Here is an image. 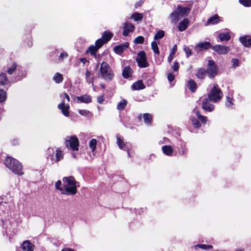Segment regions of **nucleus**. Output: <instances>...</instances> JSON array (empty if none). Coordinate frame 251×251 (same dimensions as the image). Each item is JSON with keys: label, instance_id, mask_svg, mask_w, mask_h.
Wrapping results in <instances>:
<instances>
[{"label": "nucleus", "instance_id": "c85d7f7f", "mask_svg": "<svg viewBox=\"0 0 251 251\" xmlns=\"http://www.w3.org/2000/svg\"><path fill=\"white\" fill-rule=\"evenodd\" d=\"M178 151V153L180 154L183 155L185 154L187 152V148L186 147L185 143L181 142L180 144L177 147Z\"/></svg>", "mask_w": 251, "mask_h": 251}, {"label": "nucleus", "instance_id": "a18cd8bd", "mask_svg": "<svg viewBox=\"0 0 251 251\" xmlns=\"http://www.w3.org/2000/svg\"><path fill=\"white\" fill-rule=\"evenodd\" d=\"M239 2L245 7H251V0H239Z\"/></svg>", "mask_w": 251, "mask_h": 251}, {"label": "nucleus", "instance_id": "dca6fc26", "mask_svg": "<svg viewBox=\"0 0 251 251\" xmlns=\"http://www.w3.org/2000/svg\"><path fill=\"white\" fill-rule=\"evenodd\" d=\"M134 25L130 23H125L123 24V33L124 36H127L130 32L133 31Z\"/></svg>", "mask_w": 251, "mask_h": 251}, {"label": "nucleus", "instance_id": "4d7b16f0", "mask_svg": "<svg viewBox=\"0 0 251 251\" xmlns=\"http://www.w3.org/2000/svg\"><path fill=\"white\" fill-rule=\"evenodd\" d=\"M68 57V54L67 53L65 52H62L60 54L59 56V59L60 60H63L64 58H67Z\"/></svg>", "mask_w": 251, "mask_h": 251}, {"label": "nucleus", "instance_id": "473e14b6", "mask_svg": "<svg viewBox=\"0 0 251 251\" xmlns=\"http://www.w3.org/2000/svg\"><path fill=\"white\" fill-rule=\"evenodd\" d=\"M53 80L56 83H60L63 80V75L59 73H56L53 76Z\"/></svg>", "mask_w": 251, "mask_h": 251}, {"label": "nucleus", "instance_id": "412c9836", "mask_svg": "<svg viewBox=\"0 0 251 251\" xmlns=\"http://www.w3.org/2000/svg\"><path fill=\"white\" fill-rule=\"evenodd\" d=\"M179 13V15L181 17H184L187 15L190 12V8L188 7H183L180 6H178L176 9Z\"/></svg>", "mask_w": 251, "mask_h": 251}, {"label": "nucleus", "instance_id": "2eb2a0df", "mask_svg": "<svg viewBox=\"0 0 251 251\" xmlns=\"http://www.w3.org/2000/svg\"><path fill=\"white\" fill-rule=\"evenodd\" d=\"M210 100L208 98H205L202 101V108L203 110L208 111L211 112L214 109V105L211 103Z\"/></svg>", "mask_w": 251, "mask_h": 251}, {"label": "nucleus", "instance_id": "393cba45", "mask_svg": "<svg viewBox=\"0 0 251 251\" xmlns=\"http://www.w3.org/2000/svg\"><path fill=\"white\" fill-rule=\"evenodd\" d=\"M172 23H176L181 17L176 10L173 12L170 15Z\"/></svg>", "mask_w": 251, "mask_h": 251}, {"label": "nucleus", "instance_id": "f8f14e48", "mask_svg": "<svg viewBox=\"0 0 251 251\" xmlns=\"http://www.w3.org/2000/svg\"><path fill=\"white\" fill-rule=\"evenodd\" d=\"M117 144H118V146L120 149L126 151L127 152L128 155L130 156L129 150L130 149V146L129 144L127 143H125L123 139H122L119 136H117Z\"/></svg>", "mask_w": 251, "mask_h": 251}, {"label": "nucleus", "instance_id": "20e7f679", "mask_svg": "<svg viewBox=\"0 0 251 251\" xmlns=\"http://www.w3.org/2000/svg\"><path fill=\"white\" fill-rule=\"evenodd\" d=\"M223 93L217 84H214L208 95V99L215 103L219 102L223 97Z\"/></svg>", "mask_w": 251, "mask_h": 251}, {"label": "nucleus", "instance_id": "c756f323", "mask_svg": "<svg viewBox=\"0 0 251 251\" xmlns=\"http://www.w3.org/2000/svg\"><path fill=\"white\" fill-rule=\"evenodd\" d=\"M63 156L64 154L63 153V151L61 150L60 148H57L56 150L55 162H58L59 161L63 159Z\"/></svg>", "mask_w": 251, "mask_h": 251}, {"label": "nucleus", "instance_id": "5fc2aeb1", "mask_svg": "<svg viewBox=\"0 0 251 251\" xmlns=\"http://www.w3.org/2000/svg\"><path fill=\"white\" fill-rule=\"evenodd\" d=\"M172 68L174 71H177L179 69L178 63L177 62H175L172 66Z\"/></svg>", "mask_w": 251, "mask_h": 251}, {"label": "nucleus", "instance_id": "3c124183", "mask_svg": "<svg viewBox=\"0 0 251 251\" xmlns=\"http://www.w3.org/2000/svg\"><path fill=\"white\" fill-rule=\"evenodd\" d=\"M183 50L186 54V57H188L192 55V51L189 47L185 46Z\"/></svg>", "mask_w": 251, "mask_h": 251}, {"label": "nucleus", "instance_id": "e2e57ef3", "mask_svg": "<svg viewBox=\"0 0 251 251\" xmlns=\"http://www.w3.org/2000/svg\"><path fill=\"white\" fill-rule=\"evenodd\" d=\"M177 50V46L176 45H175L173 48V49H172V54H175V53L176 52V51Z\"/></svg>", "mask_w": 251, "mask_h": 251}, {"label": "nucleus", "instance_id": "ddd939ff", "mask_svg": "<svg viewBox=\"0 0 251 251\" xmlns=\"http://www.w3.org/2000/svg\"><path fill=\"white\" fill-rule=\"evenodd\" d=\"M222 21V18L219 17L217 14H215L214 16L210 17L205 23V26L210 25H214L218 24Z\"/></svg>", "mask_w": 251, "mask_h": 251}, {"label": "nucleus", "instance_id": "603ef678", "mask_svg": "<svg viewBox=\"0 0 251 251\" xmlns=\"http://www.w3.org/2000/svg\"><path fill=\"white\" fill-rule=\"evenodd\" d=\"M79 113L84 116H88L90 114V112L87 110L80 109L78 110Z\"/></svg>", "mask_w": 251, "mask_h": 251}, {"label": "nucleus", "instance_id": "69168bd1", "mask_svg": "<svg viewBox=\"0 0 251 251\" xmlns=\"http://www.w3.org/2000/svg\"><path fill=\"white\" fill-rule=\"evenodd\" d=\"M61 251H75V250L73 249L65 248L62 249Z\"/></svg>", "mask_w": 251, "mask_h": 251}, {"label": "nucleus", "instance_id": "b1692460", "mask_svg": "<svg viewBox=\"0 0 251 251\" xmlns=\"http://www.w3.org/2000/svg\"><path fill=\"white\" fill-rule=\"evenodd\" d=\"M145 86L142 81L139 80L134 83L131 86V88L134 90H138L143 89Z\"/></svg>", "mask_w": 251, "mask_h": 251}, {"label": "nucleus", "instance_id": "4c0bfd02", "mask_svg": "<svg viewBox=\"0 0 251 251\" xmlns=\"http://www.w3.org/2000/svg\"><path fill=\"white\" fill-rule=\"evenodd\" d=\"M113 34L107 31H105L103 32L102 35V38L104 40L105 42H107L109 41L111 38L112 37Z\"/></svg>", "mask_w": 251, "mask_h": 251}, {"label": "nucleus", "instance_id": "c9c22d12", "mask_svg": "<svg viewBox=\"0 0 251 251\" xmlns=\"http://www.w3.org/2000/svg\"><path fill=\"white\" fill-rule=\"evenodd\" d=\"M197 248H199L200 249H202L204 250H208L213 248V246L210 245H205V244H198L195 246L194 248L195 250H197Z\"/></svg>", "mask_w": 251, "mask_h": 251}, {"label": "nucleus", "instance_id": "7c9ffc66", "mask_svg": "<svg viewBox=\"0 0 251 251\" xmlns=\"http://www.w3.org/2000/svg\"><path fill=\"white\" fill-rule=\"evenodd\" d=\"M127 101L126 100L123 99L120 101L117 106V108L119 111L123 110L126 106Z\"/></svg>", "mask_w": 251, "mask_h": 251}, {"label": "nucleus", "instance_id": "052dcab7", "mask_svg": "<svg viewBox=\"0 0 251 251\" xmlns=\"http://www.w3.org/2000/svg\"><path fill=\"white\" fill-rule=\"evenodd\" d=\"M87 82H88L89 84H92L93 85V78H86Z\"/></svg>", "mask_w": 251, "mask_h": 251}, {"label": "nucleus", "instance_id": "2f4dec72", "mask_svg": "<svg viewBox=\"0 0 251 251\" xmlns=\"http://www.w3.org/2000/svg\"><path fill=\"white\" fill-rule=\"evenodd\" d=\"M188 87L192 92H194L197 89V85L193 80L190 79L188 82Z\"/></svg>", "mask_w": 251, "mask_h": 251}, {"label": "nucleus", "instance_id": "bb28decb", "mask_svg": "<svg viewBox=\"0 0 251 251\" xmlns=\"http://www.w3.org/2000/svg\"><path fill=\"white\" fill-rule=\"evenodd\" d=\"M163 152L168 156L172 155L173 152V148L171 146L165 145L162 147Z\"/></svg>", "mask_w": 251, "mask_h": 251}, {"label": "nucleus", "instance_id": "58836bf2", "mask_svg": "<svg viewBox=\"0 0 251 251\" xmlns=\"http://www.w3.org/2000/svg\"><path fill=\"white\" fill-rule=\"evenodd\" d=\"M97 144V141L95 139H93L89 142V146L93 152L95 151L96 150Z\"/></svg>", "mask_w": 251, "mask_h": 251}, {"label": "nucleus", "instance_id": "49530a36", "mask_svg": "<svg viewBox=\"0 0 251 251\" xmlns=\"http://www.w3.org/2000/svg\"><path fill=\"white\" fill-rule=\"evenodd\" d=\"M6 99V93L2 89H0V103L4 101Z\"/></svg>", "mask_w": 251, "mask_h": 251}, {"label": "nucleus", "instance_id": "338daca9", "mask_svg": "<svg viewBox=\"0 0 251 251\" xmlns=\"http://www.w3.org/2000/svg\"><path fill=\"white\" fill-rule=\"evenodd\" d=\"M80 61L83 63V64H85L86 62H88L87 60L85 58H81L80 59Z\"/></svg>", "mask_w": 251, "mask_h": 251}, {"label": "nucleus", "instance_id": "6ab92c4d", "mask_svg": "<svg viewBox=\"0 0 251 251\" xmlns=\"http://www.w3.org/2000/svg\"><path fill=\"white\" fill-rule=\"evenodd\" d=\"M242 44L246 47L251 46V37L249 36L241 37L239 39Z\"/></svg>", "mask_w": 251, "mask_h": 251}, {"label": "nucleus", "instance_id": "423d86ee", "mask_svg": "<svg viewBox=\"0 0 251 251\" xmlns=\"http://www.w3.org/2000/svg\"><path fill=\"white\" fill-rule=\"evenodd\" d=\"M209 78L214 77L218 74V68L213 60H209L206 70Z\"/></svg>", "mask_w": 251, "mask_h": 251}, {"label": "nucleus", "instance_id": "7ed1b4c3", "mask_svg": "<svg viewBox=\"0 0 251 251\" xmlns=\"http://www.w3.org/2000/svg\"><path fill=\"white\" fill-rule=\"evenodd\" d=\"M100 77L106 81L111 80L114 76V74L110 66L105 61L100 64Z\"/></svg>", "mask_w": 251, "mask_h": 251}, {"label": "nucleus", "instance_id": "1a4fd4ad", "mask_svg": "<svg viewBox=\"0 0 251 251\" xmlns=\"http://www.w3.org/2000/svg\"><path fill=\"white\" fill-rule=\"evenodd\" d=\"M211 49L220 55L226 54L229 50V48L227 46L221 45L212 46Z\"/></svg>", "mask_w": 251, "mask_h": 251}, {"label": "nucleus", "instance_id": "f3484780", "mask_svg": "<svg viewBox=\"0 0 251 251\" xmlns=\"http://www.w3.org/2000/svg\"><path fill=\"white\" fill-rule=\"evenodd\" d=\"M21 247L24 251H33L34 248V245L29 240L24 241Z\"/></svg>", "mask_w": 251, "mask_h": 251}, {"label": "nucleus", "instance_id": "aec40b11", "mask_svg": "<svg viewBox=\"0 0 251 251\" xmlns=\"http://www.w3.org/2000/svg\"><path fill=\"white\" fill-rule=\"evenodd\" d=\"M76 99L79 102L85 103H89L92 101L91 97L90 95L87 94L77 97Z\"/></svg>", "mask_w": 251, "mask_h": 251}, {"label": "nucleus", "instance_id": "680f3d73", "mask_svg": "<svg viewBox=\"0 0 251 251\" xmlns=\"http://www.w3.org/2000/svg\"><path fill=\"white\" fill-rule=\"evenodd\" d=\"M91 75V72L87 70L85 72V78H89L90 77V76Z\"/></svg>", "mask_w": 251, "mask_h": 251}, {"label": "nucleus", "instance_id": "bf43d9fd", "mask_svg": "<svg viewBox=\"0 0 251 251\" xmlns=\"http://www.w3.org/2000/svg\"><path fill=\"white\" fill-rule=\"evenodd\" d=\"M104 96L103 95H101V96H100L99 97H98L97 98V101L98 103L101 104L103 102V101H104Z\"/></svg>", "mask_w": 251, "mask_h": 251}, {"label": "nucleus", "instance_id": "de8ad7c7", "mask_svg": "<svg viewBox=\"0 0 251 251\" xmlns=\"http://www.w3.org/2000/svg\"><path fill=\"white\" fill-rule=\"evenodd\" d=\"M99 49L96 46H91L88 49V51L90 52V54L92 55H96V52Z\"/></svg>", "mask_w": 251, "mask_h": 251}, {"label": "nucleus", "instance_id": "0e129e2a", "mask_svg": "<svg viewBox=\"0 0 251 251\" xmlns=\"http://www.w3.org/2000/svg\"><path fill=\"white\" fill-rule=\"evenodd\" d=\"M173 58V54L171 53L168 57V60L169 62H171Z\"/></svg>", "mask_w": 251, "mask_h": 251}, {"label": "nucleus", "instance_id": "a19ab883", "mask_svg": "<svg viewBox=\"0 0 251 251\" xmlns=\"http://www.w3.org/2000/svg\"><path fill=\"white\" fill-rule=\"evenodd\" d=\"M62 185V182L61 180H58L55 184V187L56 189L59 190L62 194L64 195V186L61 187Z\"/></svg>", "mask_w": 251, "mask_h": 251}, {"label": "nucleus", "instance_id": "864d4df0", "mask_svg": "<svg viewBox=\"0 0 251 251\" xmlns=\"http://www.w3.org/2000/svg\"><path fill=\"white\" fill-rule=\"evenodd\" d=\"M231 62L232 63L233 67L234 68L239 65V61L237 59H236V58L232 59Z\"/></svg>", "mask_w": 251, "mask_h": 251}, {"label": "nucleus", "instance_id": "13d9d810", "mask_svg": "<svg viewBox=\"0 0 251 251\" xmlns=\"http://www.w3.org/2000/svg\"><path fill=\"white\" fill-rule=\"evenodd\" d=\"M167 78L170 82H172L175 78V75L172 73H169L168 75Z\"/></svg>", "mask_w": 251, "mask_h": 251}, {"label": "nucleus", "instance_id": "6e6552de", "mask_svg": "<svg viewBox=\"0 0 251 251\" xmlns=\"http://www.w3.org/2000/svg\"><path fill=\"white\" fill-rule=\"evenodd\" d=\"M66 145L73 151H77L78 149L79 141L76 136H71L66 139Z\"/></svg>", "mask_w": 251, "mask_h": 251}, {"label": "nucleus", "instance_id": "a878e982", "mask_svg": "<svg viewBox=\"0 0 251 251\" xmlns=\"http://www.w3.org/2000/svg\"><path fill=\"white\" fill-rule=\"evenodd\" d=\"M206 74H207L206 70H205L204 68H200L199 70H198L196 74V76L198 78L202 79L205 78Z\"/></svg>", "mask_w": 251, "mask_h": 251}, {"label": "nucleus", "instance_id": "37998d69", "mask_svg": "<svg viewBox=\"0 0 251 251\" xmlns=\"http://www.w3.org/2000/svg\"><path fill=\"white\" fill-rule=\"evenodd\" d=\"M106 42H105L104 40H103V39L101 37V38L100 39H98L96 41V43H95V46L98 48V49H100V48L102 46L106 43Z\"/></svg>", "mask_w": 251, "mask_h": 251}, {"label": "nucleus", "instance_id": "a211bd4d", "mask_svg": "<svg viewBox=\"0 0 251 251\" xmlns=\"http://www.w3.org/2000/svg\"><path fill=\"white\" fill-rule=\"evenodd\" d=\"M129 47V44L125 42L122 44L116 46L114 48V51L117 54H121L126 49Z\"/></svg>", "mask_w": 251, "mask_h": 251}, {"label": "nucleus", "instance_id": "4be33fe9", "mask_svg": "<svg viewBox=\"0 0 251 251\" xmlns=\"http://www.w3.org/2000/svg\"><path fill=\"white\" fill-rule=\"evenodd\" d=\"M189 20L187 18L183 19V20L181 21L178 24V30L180 31H184L187 28L189 24Z\"/></svg>", "mask_w": 251, "mask_h": 251}, {"label": "nucleus", "instance_id": "f257e3e1", "mask_svg": "<svg viewBox=\"0 0 251 251\" xmlns=\"http://www.w3.org/2000/svg\"><path fill=\"white\" fill-rule=\"evenodd\" d=\"M64 189V195H74L77 192V187L78 186L77 182L75 178L72 176L64 177L62 179Z\"/></svg>", "mask_w": 251, "mask_h": 251}, {"label": "nucleus", "instance_id": "774afa93", "mask_svg": "<svg viewBox=\"0 0 251 251\" xmlns=\"http://www.w3.org/2000/svg\"><path fill=\"white\" fill-rule=\"evenodd\" d=\"M48 152L50 153H51V152H53V150L52 148H49L48 149Z\"/></svg>", "mask_w": 251, "mask_h": 251}, {"label": "nucleus", "instance_id": "4468645a", "mask_svg": "<svg viewBox=\"0 0 251 251\" xmlns=\"http://www.w3.org/2000/svg\"><path fill=\"white\" fill-rule=\"evenodd\" d=\"M58 108L61 110L63 114L66 117L69 116L70 105L68 104H65L64 100H62V102L58 105Z\"/></svg>", "mask_w": 251, "mask_h": 251}, {"label": "nucleus", "instance_id": "39448f33", "mask_svg": "<svg viewBox=\"0 0 251 251\" xmlns=\"http://www.w3.org/2000/svg\"><path fill=\"white\" fill-rule=\"evenodd\" d=\"M193 113L195 114L197 118L192 117L191 119L192 124L195 128H199L201 126L200 121L203 124H205L207 121V118L200 114V112L197 108H195Z\"/></svg>", "mask_w": 251, "mask_h": 251}, {"label": "nucleus", "instance_id": "9b49d317", "mask_svg": "<svg viewBox=\"0 0 251 251\" xmlns=\"http://www.w3.org/2000/svg\"><path fill=\"white\" fill-rule=\"evenodd\" d=\"M212 45L208 42H204L199 43L197 44L195 47V51L198 53L203 50H205L208 49H211Z\"/></svg>", "mask_w": 251, "mask_h": 251}, {"label": "nucleus", "instance_id": "cd10ccee", "mask_svg": "<svg viewBox=\"0 0 251 251\" xmlns=\"http://www.w3.org/2000/svg\"><path fill=\"white\" fill-rule=\"evenodd\" d=\"M218 37L221 42L227 41L230 39V35L228 32L221 33L219 34Z\"/></svg>", "mask_w": 251, "mask_h": 251}, {"label": "nucleus", "instance_id": "72a5a7b5", "mask_svg": "<svg viewBox=\"0 0 251 251\" xmlns=\"http://www.w3.org/2000/svg\"><path fill=\"white\" fill-rule=\"evenodd\" d=\"M144 121L147 125H151L152 121V116L149 113H145L143 115Z\"/></svg>", "mask_w": 251, "mask_h": 251}, {"label": "nucleus", "instance_id": "0eeeda50", "mask_svg": "<svg viewBox=\"0 0 251 251\" xmlns=\"http://www.w3.org/2000/svg\"><path fill=\"white\" fill-rule=\"evenodd\" d=\"M136 60L140 68H146L149 66L147 60L146 54L143 50L140 51L137 53Z\"/></svg>", "mask_w": 251, "mask_h": 251}, {"label": "nucleus", "instance_id": "79ce46f5", "mask_svg": "<svg viewBox=\"0 0 251 251\" xmlns=\"http://www.w3.org/2000/svg\"><path fill=\"white\" fill-rule=\"evenodd\" d=\"M165 35L164 31L163 30H159L154 35V39L155 40H157L160 39L162 38Z\"/></svg>", "mask_w": 251, "mask_h": 251}, {"label": "nucleus", "instance_id": "f03ea898", "mask_svg": "<svg viewBox=\"0 0 251 251\" xmlns=\"http://www.w3.org/2000/svg\"><path fill=\"white\" fill-rule=\"evenodd\" d=\"M5 166L8 168L14 174L18 175L24 174L22 171V165L16 159L9 156H7L4 160Z\"/></svg>", "mask_w": 251, "mask_h": 251}, {"label": "nucleus", "instance_id": "e433bc0d", "mask_svg": "<svg viewBox=\"0 0 251 251\" xmlns=\"http://www.w3.org/2000/svg\"><path fill=\"white\" fill-rule=\"evenodd\" d=\"M7 203L6 202H0V215L8 211Z\"/></svg>", "mask_w": 251, "mask_h": 251}, {"label": "nucleus", "instance_id": "09e8293b", "mask_svg": "<svg viewBox=\"0 0 251 251\" xmlns=\"http://www.w3.org/2000/svg\"><path fill=\"white\" fill-rule=\"evenodd\" d=\"M226 105L227 107H231L233 104V99L232 98H231L229 96L226 97Z\"/></svg>", "mask_w": 251, "mask_h": 251}, {"label": "nucleus", "instance_id": "8fccbe9b", "mask_svg": "<svg viewBox=\"0 0 251 251\" xmlns=\"http://www.w3.org/2000/svg\"><path fill=\"white\" fill-rule=\"evenodd\" d=\"M144 41V38L142 36L137 37L134 40V43L136 44H142Z\"/></svg>", "mask_w": 251, "mask_h": 251}, {"label": "nucleus", "instance_id": "5701e85b", "mask_svg": "<svg viewBox=\"0 0 251 251\" xmlns=\"http://www.w3.org/2000/svg\"><path fill=\"white\" fill-rule=\"evenodd\" d=\"M132 70L129 66H126L123 71L122 75L124 78H128L131 76Z\"/></svg>", "mask_w": 251, "mask_h": 251}, {"label": "nucleus", "instance_id": "6e6d98bb", "mask_svg": "<svg viewBox=\"0 0 251 251\" xmlns=\"http://www.w3.org/2000/svg\"><path fill=\"white\" fill-rule=\"evenodd\" d=\"M60 97L62 99V100H64L63 99L64 98H65V99H66V100L68 101H70V97L67 93H64L63 94H61Z\"/></svg>", "mask_w": 251, "mask_h": 251}, {"label": "nucleus", "instance_id": "c03bdc74", "mask_svg": "<svg viewBox=\"0 0 251 251\" xmlns=\"http://www.w3.org/2000/svg\"><path fill=\"white\" fill-rule=\"evenodd\" d=\"M151 49L153 50V52L155 53L159 54V49L158 48V45H157L156 42H155V41L152 42L151 43Z\"/></svg>", "mask_w": 251, "mask_h": 251}, {"label": "nucleus", "instance_id": "f704fd0d", "mask_svg": "<svg viewBox=\"0 0 251 251\" xmlns=\"http://www.w3.org/2000/svg\"><path fill=\"white\" fill-rule=\"evenodd\" d=\"M143 14L137 12L134 13L131 16V18L133 19L135 21H140L143 19Z\"/></svg>", "mask_w": 251, "mask_h": 251}, {"label": "nucleus", "instance_id": "9d476101", "mask_svg": "<svg viewBox=\"0 0 251 251\" xmlns=\"http://www.w3.org/2000/svg\"><path fill=\"white\" fill-rule=\"evenodd\" d=\"M23 69L21 66H18L16 63H13L12 65L8 67L7 72L9 75H12L14 71L18 73V75L19 76H23L24 75L23 73H21Z\"/></svg>", "mask_w": 251, "mask_h": 251}, {"label": "nucleus", "instance_id": "ea45409f", "mask_svg": "<svg viewBox=\"0 0 251 251\" xmlns=\"http://www.w3.org/2000/svg\"><path fill=\"white\" fill-rule=\"evenodd\" d=\"M8 79L6 77V75L4 73H1L0 74V85H4L7 83Z\"/></svg>", "mask_w": 251, "mask_h": 251}]
</instances>
